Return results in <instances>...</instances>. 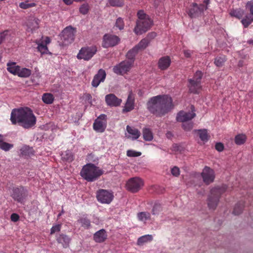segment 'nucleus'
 <instances>
[{
  "label": "nucleus",
  "instance_id": "31",
  "mask_svg": "<svg viewBox=\"0 0 253 253\" xmlns=\"http://www.w3.org/2000/svg\"><path fill=\"white\" fill-rule=\"evenodd\" d=\"M194 131L195 132H198L200 138L203 142H207L208 141L210 136L208 135L207 129H195Z\"/></svg>",
  "mask_w": 253,
  "mask_h": 253
},
{
  "label": "nucleus",
  "instance_id": "58",
  "mask_svg": "<svg viewBox=\"0 0 253 253\" xmlns=\"http://www.w3.org/2000/svg\"><path fill=\"white\" fill-rule=\"evenodd\" d=\"M83 96L84 98L88 101L91 100L92 98V96L89 93H84Z\"/></svg>",
  "mask_w": 253,
  "mask_h": 253
},
{
  "label": "nucleus",
  "instance_id": "47",
  "mask_svg": "<svg viewBox=\"0 0 253 253\" xmlns=\"http://www.w3.org/2000/svg\"><path fill=\"white\" fill-rule=\"evenodd\" d=\"M36 6V4L35 2H29L28 0L20 2L19 5V6L23 9H27Z\"/></svg>",
  "mask_w": 253,
  "mask_h": 253
},
{
  "label": "nucleus",
  "instance_id": "5",
  "mask_svg": "<svg viewBox=\"0 0 253 253\" xmlns=\"http://www.w3.org/2000/svg\"><path fill=\"white\" fill-rule=\"evenodd\" d=\"M137 15L138 19L134 29V32L136 35H140L145 33L150 28L153 21L143 10H139Z\"/></svg>",
  "mask_w": 253,
  "mask_h": 253
},
{
  "label": "nucleus",
  "instance_id": "15",
  "mask_svg": "<svg viewBox=\"0 0 253 253\" xmlns=\"http://www.w3.org/2000/svg\"><path fill=\"white\" fill-rule=\"evenodd\" d=\"M120 41L118 36L106 34L103 36L102 46L104 48L114 46L119 43Z\"/></svg>",
  "mask_w": 253,
  "mask_h": 253
},
{
  "label": "nucleus",
  "instance_id": "12",
  "mask_svg": "<svg viewBox=\"0 0 253 253\" xmlns=\"http://www.w3.org/2000/svg\"><path fill=\"white\" fill-rule=\"evenodd\" d=\"M133 65L132 61L124 60L114 67L113 72L118 75H123L130 71Z\"/></svg>",
  "mask_w": 253,
  "mask_h": 253
},
{
  "label": "nucleus",
  "instance_id": "8",
  "mask_svg": "<svg viewBox=\"0 0 253 253\" xmlns=\"http://www.w3.org/2000/svg\"><path fill=\"white\" fill-rule=\"evenodd\" d=\"M27 195L28 191L23 186L14 187L11 190V197L14 201L18 203H23Z\"/></svg>",
  "mask_w": 253,
  "mask_h": 253
},
{
  "label": "nucleus",
  "instance_id": "7",
  "mask_svg": "<svg viewBox=\"0 0 253 253\" xmlns=\"http://www.w3.org/2000/svg\"><path fill=\"white\" fill-rule=\"evenodd\" d=\"M203 73L200 71H197L194 74L192 79H188V87L189 91L193 93L198 94L202 88L201 79Z\"/></svg>",
  "mask_w": 253,
  "mask_h": 253
},
{
  "label": "nucleus",
  "instance_id": "41",
  "mask_svg": "<svg viewBox=\"0 0 253 253\" xmlns=\"http://www.w3.org/2000/svg\"><path fill=\"white\" fill-rule=\"evenodd\" d=\"M247 136L244 134H239L237 135L235 137V142L236 144L240 145H242L246 142Z\"/></svg>",
  "mask_w": 253,
  "mask_h": 253
},
{
  "label": "nucleus",
  "instance_id": "30",
  "mask_svg": "<svg viewBox=\"0 0 253 253\" xmlns=\"http://www.w3.org/2000/svg\"><path fill=\"white\" fill-rule=\"evenodd\" d=\"M13 144L4 142L2 139V135L0 134V149L5 152L9 151L13 147Z\"/></svg>",
  "mask_w": 253,
  "mask_h": 253
},
{
  "label": "nucleus",
  "instance_id": "57",
  "mask_svg": "<svg viewBox=\"0 0 253 253\" xmlns=\"http://www.w3.org/2000/svg\"><path fill=\"white\" fill-rule=\"evenodd\" d=\"M11 221L13 222L17 221L19 219V216L17 213H13L10 216Z\"/></svg>",
  "mask_w": 253,
  "mask_h": 253
},
{
  "label": "nucleus",
  "instance_id": "51",
  "mask_svg": "<svg viewBox=\"0 0 253 253\" xmlns=\"http://www.w3.org/2000/svg\"><path fill=\"white\" fill-rule=\"evenodd\" d=\"M141 155V152H137L132 150H128L126 152V155L129 157H138L140 156Z\"/></svg>",
  "mask_w": 253,
  "mask_h": 253
},
{
  "label": "nucleus",
  "instance_id": "37",
  "mask_svg": "<svg viewBox=\"0 0 253 253\" xmlns=\"http://www.w3.org/2000/svg\"><path fill=\"white\" fill-rule=\"evenodd\" d=\"M31 73L32 71L31 70L26 68H21L20 67L19 71H18L17 75L20 77L27 78L31 75Z\"/></svg>",
  "mask_w": 253,
  "mask_h": 253
},
{
  "label": "nucleus",
  "instance_id": "63",
  "mask_svg": "<svg viewBox=\"0 0 253 253\" xmlns=\"http://www.w3.org/2000/svg\"><path fill=\"white\" fill-rule=\"evenodd\" d=\"M64 213V211L63 209H62L61 211L60 212V213H59V214L58 215V217H59V216H60Z\"/></svg>",
  "mask_w": 253,
  "mask_h": 253
},
{
  "label": "nucleus",
  "instance_id": "53",
  "mask_svg": "<svg viewBox=\"0 0 253 253\" xmlns=\"http://www.w3.org/2000/svg\"><path fill=\"white\" fill-rule=\"evenodd\" d=\"M88 11V5L87 4H83L80 8V12L83 14H86Z\"/></svg>",
  "mask_w": 253,
  "mask_h": 253
},
{
  "label": "nucleus",
  "instance_id": "32",
  "mask_svg": "<svg viewBox=\"0 0 253 253\" xmlns=\"http://www.w3.org/2000/svg\"><path fill=\"white\" fill-rule=\"evenodd\" d=\"M153 240V236L151 235H145L139 237L137 242L138 246H142L144 244L150 242Z\"/></svg>",
  "mask_w": 253,
  "mask_h": 253
},
{
  "label": "nucleus",
  "instance_id": "40",
  "mask_svg": "<svg viewBox=\"0 0 253 253\" xmlns=\"http://www.w3.org/2000/svg\"><path fill=\"white\" fill-rule=\"evenodd\" d=\"M42 100L45 104H50L53 102L54 97L51 93H45L43 94Z\"/></svg>",
  "mask_w": 253,
  "mask_h": 253
},
{
  "label": "nucleus",
  "instance_id": "36",
  "mask_svg": "<svg viewBox=\"0 0 253 253\" xmlns=\"http://www.w3.org/2000/svg\"><path fill=\"white\" fill-rule=\"evenodd\" d=\"M61 157L62 160L66 162H71L74 160V156L70 151H66L63 153Z\"/></svg>",
  "mask_w": 253,
  "mask_h": 253
},
{
  "label": "nucleus",
  "instance_id": "62",
  "mask_svg": "<svg viewBox=\"0 0 253 253\" xmlns=\"http://www.w3.org/2000/svg\"><path fill=\"white\" fill-rule=\"evenodd\" d=\"M209 2H210V0H204L203 4H204L207 7V5L209 3Z\"/></svg>",
  "mask_w": 253,
  "mask_h": 253
},
{
  "label": "nucleus",
  "instance_id": "59",
  "mask_svg": "<svg viewBox=\"0 0 253 253\" xmlns=\"http://www.w3.org/2000/svg\"><path fill=\"white\" fill-rule=\"evenodd\" d=\"M5 36L4 33H0V44L2 42L3 40L5 39Z\"/></svg>",
  "mask_w": 253,
  "mask_h": 253
},
{
  "label": "nucleus",
  "instance_id": "26",
  "mask_svg": "<svg viewBox=\"0 0 253 253\" xmlns=\"http://www.w3.org/2000/svg\"><path fill=\"white\" fill-rule=\"evenodd\" d=\"M127 132L129 134L127 137H131L132 139H137L140 136V131L134 127L127 126L126 127Z\"/></svg>",
  "mask_w": 253,
  "mask_h": 253
},
{
  "label": "nucleus",
  "instance_id": "25",
  "mask_svg": "<svg viewBox=\"0 0 253 253\" xmlns=\"http://www.w3.org/2000/svg\"><path fill=\"white\" fill-rule=\"evenodd\" d=\"M171 60L169 56L161 57L158 62V67L162 70H166L170 66Z\"/></svg>",
  "mask_w": 253,
  "mask_h": 253
},
{
  "label": "nucleus",
  "instance_id": "23",
  "mask_svg": "<svg viewBox=\"0 0 253 253\" xmlns=\"http://www.w3.org/2000/svg\"><path fill=\"white\" fill-rule=\"evenodd\" d=\"M134 108V96L132 91H129L125 106L123 109V112H128Z\"/></svg>",
  "mask_w": 253,
  "mask_h": 253
},
{
  "label": "nucleus",
  "instance_id": "55",
  "mask_svg": "<svg viewBox=\"0 0 253 253\" xmlns=\"http://www.w3.org/2000/svg\"><path fill=\"white\" fill-rule=\"evenodd\" d=\"M215 148L217 151L221 152L224 149V145L222 143L218 142L215 144Z\"/></svg>",
  "mask_w": 253,
  "mask_h": 253
},
{
  "label": "nucleus",
  "instance_id": "13",
  "mask_svg": "<svg viewBox=\"0 0 253 253\" xmlns=\"http://www.w3.org/2000/svg\"><path fill=\"white\" fill-rule=\"evenodd\" d=\"M143 181L139 177H133L129 179L126 184V187L127 190L132 193L138 192L143 186Z\"/></svg>",
  "mask_w": 253,
  "mask_h": 253
},
{
  "label": "nucleus",
  "instance_id": "18",
  "mask_svg": "<svg viewBox=\"0 0 253 253\" xmlns=\"http://www.w3.org/2000/svg\"><path fill=\"white\" fill-rule=\"evenodd\" d=\"M50 42V39L49 37H46L44 40L42 39L36 40L35 43L38 45L37 49L42 55L51 54L47 48V45Z\"/></svg>",
  "mask_w": 253,
  "mask_h": 253
},
{
  "label": "nucleus",
  "instance_id": "27",
  "mask_svg": "<svg viewBox=\"0 0 253 253\" xmlns=\"http://www.w3.org/2000/svg\"><path fill=\"white\" fill-rule=\"evenodd\" d=\"M39 24L38 19L35 18L29 19L27 23L28 31L33 32L34 30L39 28Z\"/></svg>",
  "mask_w": 253,
  "mask_h": 253
},
{
  "label": "nucleus",
  "instance_id": "43",
  "mask_svg": "<svg viewBox=\"0 0 253 253\" xmlns=\"http://www.w3.org/2000/svg\"><path fill=\"white\" fill-rule=\"evenodd\" d=\"M244 207V203L243 202H240L237 203L233 210V213L234 215H239L242 213L243 209Z\"/></svg>",
  "mask_w": 253,
  "mask_h": 253
},
{
  "label": "nucleus",
  "instance_id": "39",
  "mask_svg": "<svg viewBox=\"0 0 253 253\" xmlns=\"http://www.w3.org/2000/svg\"><path fill=\"white\" fill-rule=\"evenodd\" d=\"M230 14L231 16L240 19L243 17L244 14V11L240 8L234 9L231 11Z\"/></svg>",
  "mask_w": 253,
  "mask_h": 253
},
{
  "label": "nucleus",
  "instance_id": "56",
  "mask_svg": "<svg viewBox=\"0 0 253 253\" xmlns=\"http://www.w3.org/2000/svg\"><path fill=\"white\" fill-rule=\"evenodd\" d=\"M193 50H183V54L185 57L186 58H190L191 57V54L193 53Z\"/></svg>",
  "mask_w": 253,
  "mask_h": 253
},
{
  "label": "nucleus",
  "instance_id": "38",
  "mask_svg": "<svg viewBox=\"0 0 253 253\" xmlns=\"http://www.w3.org/2000/svg\"><path fill=\"white\" fill-rule=\"evenodd\" d=\"M149 43V41L147 39H142L135 47L139 51L144 50L146 48Z\"/></svg>",
  "mask_w": 253,
  "mask_h": 253
},
{
  "label": "nucleus",
  "instance_id": "1",
  "mask_svg": "<svg viewBox=\"0 0 253 253\" xmlns=\"http://www.w3.org/2000/svg\"><path fill=\"white\" fill-rule=\"evenodd\" d=\"M148 111L158 117H162L173 108L172 99L168 95H159L150 98L147 103Z\"/></svg>",
  "mask_w": 253,
  "mask_h": 253
},
{
  "label": "nucleus",
  "instance_id": "2",
  "mask_svg": "<svg viewBox=\"0 0 253 253\" xmlns=\"http://www.w3.org/2000/svg\"><path fill=\"white\" fill-rule=\"evenodd\" d=\"M148 111L158 117H162L173 108L172 99L168 95H159L150 98L147 103Z\"/></svg>",
  "mask_w": 253,
  "mask_h": 253
},
{
  "label": "nucleus",
  "instance_id": "10",
  "mask_svg": "<svg viewBox=\"0 0 253 253\" xmlns=\"http://www.w3.org/2000/svg\"><path fill=\"white\" fill-rule=\"evenodd\" d=\"M96 198L100 203L109 204L114 199L113 193L111 191L101 189L96 192Z\"/></svg>",
  "mask_w": 253,
  "mask_h": 253
},
{
  "label": "nucleus",
  "instance_id": "17",
  "mask_svg": "<svg viewBox=\"0 0 253 253\" xmlns=\"http://www.w3.org/2000/svg\"><path fill=\"white\" fill-rule=\"evenodd\" d=\"M207 9V7L204 4L198 5L196 3H193L188 14L191 18L197 17L201 15Z\"/></svg>",
  "mask_w": 253,
  "mask_h": 253
},
{
  "label": "nucleus",
  "instance_id": "22",
  "mask_svg": "<svg viewBox=\"0 0 253 253\" xmlns=\"http://www.w3.org/2000/svg\"><path fill=\"white\" fill-rule=\"evenodd\" d=\"M106 73L104 70L100 69L94 76L91 85L95 87H97L101 82H103L106 78Z\"/></svg>",
  "mask_w": 253,
  "mask_h": 253
},
{
  "label": "nucleus",
  "instance_id": "42",
  "mask_svg": "<svg viewBox=\"0 0 253 253\" xmlns=\"http://www.w3.org/2000/svg\"><path fill=\"white\" fill-rule=\"evenodd\" d=\"M78 222L81 224L82 226L85 229H88L90 227V221L86 217H82L80 218Z\"/></svg>",
  "mask_w": 253,
  "mask_h": 253
},
{
  "label": "nucleus",
  "instance_id": "33",
  "mask_svg": "<svg viewBox=\"0 0 253 253\" xmlns=\"http://www.w3.org/2000/svg\"><path fill=\"white\" fill-rule=\"evenodd\" d=\"M139 51L134 46L133 48L129 50L126 54L127 60L132 61V64L134 63L135 57L136 54L138 53Z\"/></svg>",
  "mask_w": 253,
  "mask_h": 253
},
{
  "label": "nucleus",
  "instance_id": "9",
  "mask_svg": "<svg viewBox=\"0 0 253 253\" xmlns=\"http://www.w3.org/2000/svg\"><path fill=\"white\" fill-rule=\"evenodd\" d=\"M76 32V29L71 26L66 27L62 31L61 35V39L63 43L68 45L73 42Z\"/></svg>",
  "mask_w": 253,
  "mask_h": 253
},
{
  "label": "nucleus",
  "instance_id": "35",
  "mask_svg": "<svg viewBox=\"0 0 253 253\" xmlns=\"http://www.w3.org/2000/svg\"><path fill=\"white\" fill-rule=\"evenodd\" d=\"M21 154L22 156H31L34 154V150L32 147L29 146H24L20 149Z\"/></svg>",
  "mask_w": 253,
  "mask_h": 253
},
{
  "label": "nucleus",
  "instance_id": "4",
  "mask_svg": "<svg viewBox=\"0 0 253 253\" xmlns=\"http://www.w3.org/2000/svg\"><path fill=\"white\" fill-rule=\"evenodd\" d=\"M103 171L94 164L89 163L84 165L80 172L81 176L88 182H93L103 174Z\"/></svg>",
  "mask_w": 253,
  "mask_h": 253
},
{
  "label": "nucleus",
  "instance_id": "60",
  "mask_svg": "<svg viewBox=\"0 0 253 253\" xmlns=\"http://www.w3.org/2000/svg\"><path fill=\"white\" fill-rule=\"evenodd\" d=\"M63 1L66 5H69L73 3L74 0H63Z\"/></svg>",
  "mask_w": 253,
  "mask_h": 253
},
{
  "label": "nucleus",
  "instance_id": "50",
  "mask_svg": "<svg viewBox=\"0 0 253 253\" xmlns=\"http://www.w3.org/2000/svg\"><path fill=\"white\" fill-rule=\"evenodd\" d=\"M125 23L124 20L121 17H119L116 21L115 27L118 28L120 30L124 29Z\"/></svg>",
  "mask_w": 253,
  "mask_h": 253
},
{
  "label": "nucleus",
  "instance_id": "6",
  "mask_svg": "<svg viewBox=\"0 0 253 253\" xmlns=\"http://www.w3.org/2000/svg\"><path fill=\"white\" fill-rule=\"evenodd\" d=\"M227 186L224 185L221 187H214L211 190V194L208 200V205L210 209H215L220 196L227 190Z\"/></svg>",
  "mask_w": 253,
  "mask_h": 253
},
{
  "label": "nucleus",
  "instance_id": "16",
  "mask_svg": "<svg viewBox=\"0 0 253 253\" xmlns=\"http://www.w3.org/2000/svg\"><path fill=\"white\" fill-rule=\"evenodd\" d=\"M246 8L250 11V14L245 16L241 20L244 28H247L253 22V0L248 1L246 4Z\"/></svg>",
  "mask_w": 253,
  "mask_h": 253
},
{
  "label": "nucleus",
  "instance_id": "3",
  "mask_svg": "<svg viewBox=\"0 0 253 253\" xmlns=\"http://www.w3.org/2000/svg\"><path fill=\"white\" fill-rule=\"evenodd\" d=\"M10 120L12 125L18 124L25 129L33 127L37 122L32 110L28 107L13 109Z\"/></svg>",
  "mask_w": 253,
  "mask_h": 253
},
{
  "label": "nucleus",
  "instance_id": "45",
  "mask_svg": "<svg viewBox=\"0 0 253 253\" xmlns=\"http://www.w3.org/2000/svg\"><path fill=\"white\" fill-rule=\"evenodd\" d=\"M109 4L113 7H123L124 4V0H108Z\"/></svg>",
  "mask_w": 253,
  "mask_h": 253
},
{
  "label": "nucleus",
  "instance_id": "11",
  "mask_svg": "<svg viewBox=\"0 0 253 253\" xmlns=\"http://www.w3.org/2000/svg\"><path fill=\"white\" fill-rule=\"evenodd\" d=\"M97 52V48L95 46L82 47L79 51L77 57L79 59L85 61L90 60Z\"/></svg>",
  "mask_w": 253,
  "mask_h": 253
},
{
  "label": "nucleus",
  "instance_id": "28",
  "mask_svg": "<svg viewBox=\"0 0 253 253\" xmlns=\"http://www.w3.org/2000/svg\"><path fill=\"white\" fill-rule=\"evenodd\" d=\"M56 240L59 244H61L64 248L68 247L71 241V239L67 235L61 234L57 238Z\"/></svg>",
  "mask_w": 253,
  "mask_h": 253
},
{
  "label": "nucleus",
  "instance_id": "20",
  "mask_svg": "<svg viewBox=\"0 0 253 253\" xmlns=\"http://www.w3.org/2000/svg\"><path fill=\"white\" fill-rule=\"evenodd\" d=\"M196 116V114L193 112H185L181 111L179 112L176 116V121L179 122L184 123L191 121Z\"/></svg>",
  "mask_w": 253,
  "mask_h": 253
},
{
  "label": "nucleus",
  "instance_id": "48",
  "mask_svg": "<svg viewBox=\"0 0 253 253\" xmlns=\"http://www.w3.org/2000/svg\"><path fill=\"white\" fill-rule=\"evenodd\" d=\"M194 126V123L190 121H188L187 122H185L184 123H182V128L186 131H190Z\"/></svg>",
  "mask_w": 253,
  "mask_h": 253
},
{
  "label": "nucleus",
  "instance_id": "14",
  "mask_svg": "<svg viewBox=\"0 0 253 253\" xmlns=\"http://www.w3.org/2000/svg\"><path fill=\"white\" fill-rule=\"evenodd\" d=\"M107 126V116L100 115L94 121L93 127L98 132H103Z\"/></svg>",
  "mask_w": 253,
  "mask_h": 253
},
{
  "label": "nucleus",
  "instance_id": "46",
  "mask_svg": "<svg viewBox=\"0 0 253 253\" xmlns=\"http://www.w3.org/2000/svg\"><path fill=\"white\" fill-rule=\"evenodd\" d=\"M137 218L139 220L145 222L150 218V214L148 212H140L138 213Z\"/></svg>",
  "mask_w": 253,
  "mask_h": 253
},
{
  "label": "nucleus",
  "instance_id": "19",
  "mask_svg": "<svg viewBox=\"0 0 253 253\" xmlns=\"http://www.w3.org/2000/svg\"><path fill=\"white\" fill-rule=\"evenodd\" d=\"M203 181L207 185L213 182L215 178V174L213 170L208 167H205L201 173Z\"/></svg>",
  "mask_w": 253,
  "mask_h": 253
},
{
  "label": "nucleus",
  "instance_id": "21",
  "mask_svg": "<svg viewBox=\"0 0 253 253\" xmlns=\"http://www.w3.org/2000/svg\"><path fill=\"white\" fill-rule=\"evenodd\" d=\"M105 101L108 106L118 107L121 105L122 100L118 98L114 94L110 93L105 96Z\"/></svg>",
  "mask_w": 253,
  "mask_h": 253
},
{
  "label": "nucleus",
  "instance_id": "52",
  "mask_svg": "<svg viewBox=\"0 0 253 253\" xmlns=\"http://www.w3.org/2000/svg\"><path fill=\"white\" fill-rule=\"evenodd\" d=\"M61 229V224L53 225L50 229V234H53L56 232H59Z\"/></svg>",
  "mask_w": 253,
  "mask_h": 253
},
{
  "label": "nucleus",
  "instance_id": "24",
  "mask_svg": "<svg viewBox=\"0 0 253 253\" xmlns=\"http://www.w3.org/2000/svg\"><path fill=\"white\" fill-rule=\"evenodd\" d=\"M107 238V234L106 230L104 229L99 230L95 232L93 235V240L96 243H103Z\"/></svg>",
  "mask_w": 253,
  "mask_h": 253
},
{
  "label": "nucleus",
  "instance_id": "34",
  "mask_svg": "<svg viewBox=\"0 0 253 253\" xmlns=\"http://www.w3.org/2000/svg\"><path fill=\"white\" fill-rule=\"evenodd\" d=\"M226 59V56L224 55H222L215 58L214 63L216 67H221L223 66Z\"/></svg>",
  "mask_w": 253,
  "mask_h": 253
},
{
  "label": "nucleus",
  "instance_id": "54",
  "mask_svg": "<svg viewBox=\"0 0 253 253\" xmlns=\"http://www.w3.org/2000/svg\"><path fill=\"white\" fill-rule=\"evenodd\" d=\"M171 172L173 176H177L179 175V169L177 167H174L171 169Z\"/></svg>",
  "mask_w": 253,
  "mask_h": 253
},
{
  "label": "nucleus",
  "instance_id": "29",
  "mask_svg": "<svg viewBox=\"0 0 253 253\" xmlns=\"http://www.w3.org/2000/svg\"><path fill=\"white\" fill-rule=\"evenodd\" d=\"M7 70L13 75L18 74L20 66L16 65L15 62H8L7 63Z\"/></svg>",
  "mask_w": 253,
  "mask_h": 253
},
{
  "label": "nucleus",
  "instance_id": "64",
  "mask_svg": "<svg viewBox=\"0 0 253 253\" xmlns=\"http://www.w3.org/2000/svg\"><path fill=\"white\" fill-rule=\"evenodd\" d=\"M248 42L250 44H252L253 43V40H249L248 41Z\"/></svg>",
  "mask_w": 253,
  "mask_h": 253
},
{
  "label": "nucleus",
  "instance_id": "61",
  "mask_svg": "<svg viewBox=\"0 0 253 253\" xmlns=\"http://www.w3.org/2000/svg\"><path fill=\"white\" fill-rule=\"evenodd\" d=\"M172 149L174 151H178L179 150V146L176 144H174L172 145Z\"/></svg>",
  "mask_w": 253,
  "mask_h": 253
},
{
  "label": "nucleus",
  "instance_id": "44",
  "mask_svg": "<svg viewBox=\"0 0 253 253\" xmlns=\"http://www.w3.org/2000/svg\"><path fill=\"white\" fill-rule=\"evenodd\" d=\"M143 137L146 141H151L153 139V134L149 128H144L143 129Z\"/></svg>",
  "mask_w": 253,
  "mask_h": 253
},
{
  "label": "nucleus",
  "instance_id": "49",
  "mask_svg": "<svg viewBox=\"0 0 253 253\" xmlns=\"http://www.w3.org/2000/svg\"><path fill=\"white\" fill-rule=\"evenodd\" d=\"M162 211L161 204L155 203L153 207L152 213L153 215L158 214Z\"/></svg>",
  "mask_w": 253,
  "mask_h": 253
}]
</instances>
